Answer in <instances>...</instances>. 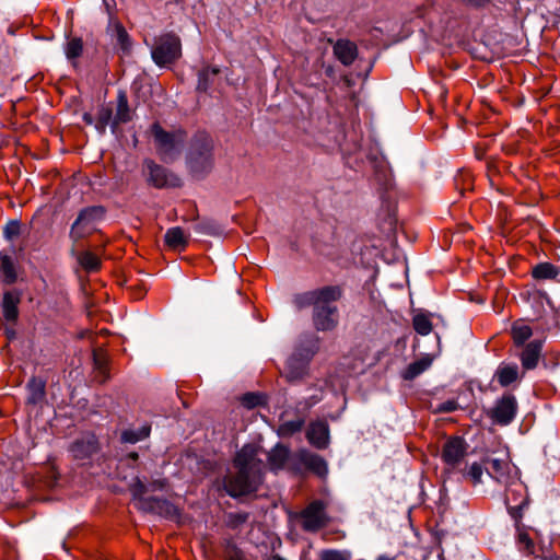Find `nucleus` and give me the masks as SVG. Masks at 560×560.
I'll return each instance as SVG.
<instances>
[{"label": "nucleus", "mask_w": 560, "mask_h": 560, "mask_svg": "<svg viewBox=\"0 0 560 560\" xmlns=\"http://www.w3.org/2000/svg\"><path fill=\"white\" fill-rule=\"evenodd\" d=\"M260 448L254 444L244 445L236 454L230 470L223 478V488L233 498L255 492L262 481L264 462L258 458Z\"/></svg>", "instance_id": "1"}, {"label": "nucleus", "mask_w": 560, "mask_h": 560, "mask_svg": "<svg viewBox=\"0 0 560 560\" xmlns=\"http://www.w3.org/2000/svg\"><path fill=\"white\" fill-rule=\"evenodd\" d=\"M341 298V289L337 285L323 287L295 295L294 303L299 308L313 306L312 320L317 331H331L339 323L336 302Z\"/></svg>", "instance_id": "2"}, {"label": "nucleus", "mask_w": 560, "mask_h": 560, "mask_svg": "<svg viewBox=\"0 0 560 560\" xmlns=\"http://www.w3.org/2000/svg\"><path fill=\"white\" fill-rule=\"evenodd\" d=\"M319 342L320 339L314 334L304 335L299 339L285 363L284 376L288 381H300L308 374L310 363L319 349Z\"/></svg>", "instance_id": "3"}, {"label": "nucleus", "mask_w": 560, "mask_h": 560, "mask_svg": "<svg viewBox=\"0 0 560 560\" xmlns=\"http://www.w3.org/2000/svg\"><path fill=\"white\" fill-rule=\"evenodd\" d=\"M151 135L156 151L163 161H173L180 154L185 143V132L183 130L166 131L159 124H153Z\"/></svg>", "instance_id": "4"}, {"label": "nucleus", "mask_w": 560, "mask_h": 560, "mask_svg": "<svg viewBox=\"0 0 560 560\" xmlns=\"http://www.w3.org/2000/svg\"><path fill=\"white\" fill-rule=\"evenodd\" d=\"M212 147V140L208 135L200 133L195 138L188 154V165L195 175L202 176L211 170Z\"/></svg>", "instance_id": "5"}, {"label": "nucleus", "mask_w": 560, "mask_h": 560, "mask_svg": "<svg viewBox=\"0 0 560 560\" xmlns=\"http://www.w3.org/2000/svg\"><path fill=\"white\" fill-rule=\"evenodd\" d=\"M133 494L139 499V508L145 512L155 513L165 518L179 522L180 513L176 505L159 498H144L145 486L137 479L133 485Z\"/></svg>", "instance_id": "6"}, {"label": "nucleus", "mask_w": 560, "mask_h": 560, "mask_svg": "<svg viewBox=\"0 0 560 560\" xmlns=\"http://www.w3.org/2000/svg\"><path fill=\"white\" fill-rule=\"evenodd\" d=\"M152 58L158 66H167L182 55V44L178 36L166 33L155 39L151 50Z\"/></svg>", "instance_id": "7"}, {"label": "nucleus", "mask_w": 560, "mask_h": 560, "mask_svg": "<svg viewBox=\"0 0 560 560\" xmlns=\"http://www.w3.org/2000/svg\"><path fill=\"white\" fill-rule=\"evenodd\" d=\"M506 504L508 511L515 522L516 544L518 549L525 555H533L535 552V545L532 537L529 536V528L521 523L523 511L528 505L527 499L523 497L521 501L515 505H511L509 501Z\"/></svg>", "instance_id": "8"}, {"label": "nucleus", "mask_w": 560, "mask_h": 560, "mask_svg": "<svg viewBox=\"0 0 560 560\" xmlns=\"http://www.w3.org/2000/svg\"><path fill=\"white\" fill-rule=\"evenodd\" d=\"M104 215L102 207H89L80 212L71 226L70 236L78 241L96 230L97 223Z\"/></svg>", "instance_id": "9"}, {"label": "nucleus", "mask_w": 560, "mask_h": 560, "mask_svg": "<svg viewBox=\"0 0 560 560\" xmlns=\"http://www.w3.org/2000/svg\"><path fill=\"white\" fill-rule=\"evenodd\" d=\"M518 409L516 397L505 392L492 406V424L508 425L516 417Z\"/></svg>", "instance_id": "10"}, {"label": "nucleus", "mask_w": 560, "mask_h": 560, "mask_svg": "<svg viewBox=\"0 0 560 560\" xmlns=\"http://www.w3.org/2000/svg\"><path fill=\"white\" fill-rule=\"evenodd\" d=\"M467 453V443L460 436L448 438L442 448V460L447 471L455 470Z\"/></svg>", "instance_id": "11"}, {"label": "nucleus", "mask_w": 560, "mask_h": 560, "mask_svg": "<svg viewBox=\"0 0 560 560\" xmlns=\"http://www.w3.org/2000/svg\"><path fill=\"white\" fill-rule=\"evenodd\" d=\"M98 451V441L93 433H84L69 446V452L75 460L90 459Z\"/></svg>", "instance_id": "12"}, {"label": "nucleus", "mask_w": 560, "mask_h": 560, "mask_svg": "<svg viewBox=\"0 0 560 560\" xmlns=\"http://www.w3.org/2000/svg\"><path fill=\"white\" fill-rule=\"evenodd\" d=\"M326 505L323 501L312 502L302 513L303 528L308 532H316L327 523L325 513Z\"/></svg>", "instance_id": "13"}, {"label": "nucleus", "mask_w": 560, "mask_h": 560, "mask_svg": "<svg viewBox=\"0 0 560 560\" xmlns=\"http://www.w3.org/2000/svg\"><path fill=\"white\" fill-rule=\"evenodd\" d=\"M148 172V180L156 188L175 187L179 185V178L167 172L166 168L155 164L153 161L144 163Z\"/></svg>", "instance_id": "14"}, {"label": "nucleus", "mask_w": 560, "mask_h": 560, "mask_svg": "<svg viewBox=\"0 0 560 560\" xmlns=\"http://www.w3.org/2000/svg\"><path fill=\"white\" fill-rule=\"evenodd\" d=\"M494 376L502 387H516L523 377L516 363H501L495 370Z\"/></svg>", "instance_id": "15"}, {"label": "nucleus", "mask_w": 560, "mask_h": 560, "mask_svg": "<svg viewBox=\"0 0 560 560\" xmlns=\"http://www.w3.org/2000/svg\"><path fill=\"white\" fill-rule=\"evenodd\" d=\"M500 457L492 458V479L506 485L510 479L511 464L509 460L508 448L504 446L499 451Z\"/></svg>", "instance_id": "16"}, {"label": "nucleus", "mask_w": 560, "mask_h": 560, "mask_svg": "<svg viewBox=\"0 0 560 560\" xmlns=\"http://www.w3.org/2000/svg\"><path fill=\"white\" fill-rule=\"evenodd\" d=\"M334 55L343 66H350L358 57V48L348 39H338L334 45Z\"/></svg>", "instance_id": "17"}, {"label": "nucleus", "mask_w": 560, "mask_h": 560, "mask_svg": "<svg viewBox=\"0 0 560 560\" xmlns=\"http://www.w3.org/2000/svg\"><path fill=\"white\" fill-rule=\"evenodd\" d=\"M307 439L317 448H325L329 442L328 424L324 421L313 422L307 430Z\"/></svg>", "instance_id": "18"}, {"label": "nucleus", "mask_w": 560, "mask_h": 560, "mask_svg": "<svg viewBox=\"0 0 560 560\" xmlns=\"http://www.w3.org/2000/svg\"><path fill=\"white\" fill-rule=\"evenodd\" d=\"M541 353V341L533 340L522 351L521 362L524 370H533L537 366Z\"/></svg>", "instance_id": "19"}, {"label": "nucleus", "mask_w": 560, "mask_h": 560, "mask_svg": "<svg viewBox=\"0 0 560 560\" xmlns=\"http://www.w3.org/2000/svg\"><path fill=\"white\" fill-rule=\"evenodd\" d=\"M21 301V293L16 290L7 291L2 300V313L8 322H14L18 318V305Z\"/></svg>", "instance_id": "20"}, {"label": "nucleus", "mask_w": 560, "mask_h": 560, "mask_svg": "<svg viewBox=\"0 0 560 560\" xmlns=\"http://www.w3.org/2000/svg\"><path fill=\"white\" fill-rule=\"evenodd\" d=\"M107 32L112 39L116 42V45L120 47L122 51H127L130 47V39L125 27L113 18L109 19Z\"/></svg>", "instance_id": "21"}, {"label": "nucleus", "mask_w": 560, "mask_h": 560, "mask_svg": "<svg viewBox=\"0 0 560 560\" xmlns=\"http://www.w3.org/2000/svg\"><path fill=\"white\" fill-rule=\"evenodd\" d=\"M300 459L305 465L306 468L312 470L317 476L325 477L327 475V464L324 460V458L320 457L319 455L308 452H301Z\"/></svg>", "instance_id": "22"}, {"label": "nucleus", "mask_w": 560, "mask_h": 560, "mask_svg": "<svg viewBox=\"0 0 560 560\" xmlns=\"http://www.w3.org/2000/svg\"><path fill=\"white\" fill-rule=\"evenodd\" d=\"M0 276L7 284H12L18 279L14 259L4 252H0Z\"/></svg>", "instance_id": "23"}, {"label": "nucleus", "mask_w": 560, "mask_h": 560, "mask_svg": "<svg viewBox=\"0 0 560 560\" xmlns=\"http://www.w3.org/2000/svg\"><path fill=\"white\" fill-rule=\"evenodd\" d=\"M131 120V112L128 105V98L125 92L119 91L117 95L116 114L112 121L113 130L119 125Z\"/></svg>", "instance_id": "24"}, {"label": "nucleus", "mask_w": 560, "mask_h": 560, "mask_svg": "<svg viewBox=\"0 0 560 560\" xmlns=\"http://www.w3.org/2000/svg\"><path fill=\"white\" fill-rule=\"evenodd\" d=\"M433 362V357L430 354L423 355L421 359L410 363L401 373V376L406 381H412L421 373L427 371Z\"/></svg>", "instance_id": "25"}, {"label": "nucleus", "mask_w": 560, "mask_h": 560, "mask_svg": "<svg viewBox=\"0 0 560 560\" xmlns=\"http://www.w3.org/2000/svg\"><path fill=\"white\" fill-rule=\"evenodd\" d=\"M165 243L173 249H184L188 243V235L179 226L171 228L164 235Z\"/></svg>", "instance_id": "26"}, {"label": "nucleus", "mask_w": 560, "mask_h": 560, "mask_svg": "<svg viewBox=\"0 0 560 560\" xmlns=\"http://www.w3.org/2000/svg\"><path fill=\"white\" fill-rule=\"evenodd\" d=\"M289 450L283 445H276L268 454L269 466L272 470L282 469L289 459Z\"/></svg>", "instance_id": "27"}, {"label": "nucleus", "mask_w": 560, "mask_h": 560, "mask_svg": "<svg viewBox=\"0 0 560 560\" xmlns=\"http://www.w3.org/2000/svg\"><path fill=\"white\" fill-rule=\"evenodd\" d=\"M559 272H560L559 269L556 266H553L552 264L540 262V264H537L533 268L532 276L536 280H551V279L557 278Z\"/></svg>", "instance_id": "28"}, {"label": "nucleus", "mask_w": 560, "mask_h": 560, "mask_svg": "<svg viewBox=\"0 0 560 560\" xmlns=\"http://www.w3.org/2000/svg\"><path fill=\"white\" fill-rule=\"evenodd\" d=\"M220 69L217 67H206L198 74V90L208 91L214 84L215 78L219 75Z\"/></svg>", "instance_id": "29"}, {"label": "nucleus", "mask_w": 560, "mask_h": 560, "mask_svg": "<svg viewBox=\"0 0 560 560\" xmlns=\"http://www.w3.org/2000/svg\"><path fill=\"white\" fill-rule=\"evenodd\" d=\"M151 427L143 424L137 429H127L121 433V441L125 443L135 444L149 436Z\"/></svg>", "instance_id": "30"}, {"label": "nucleus", "mask_w": 560, "mask_h": 560, "mask_svg": "<svg viewBox=\"0 0 560 560\" xmlns=\"http://www.w3.org/2000/svg\"><path fill=\"white\" fill-rule=\"evenodd\" d=\"M78 261L86 271H95L101 265L100 258L91 252H83L79 254Z\"/></svg>", "instance_id": "31"}, {"label": "nucleus", "mask_w": 560, "mask_h": 560, "mask_svg": "<svg viewBox=\"0 0 560 560\" xmlns=\"http://www.w3.org/2000/svg\"><path fill=\"white\" fill-rule=\"evenodd\" d=\"M513 340L516 345H523L533 335L532 328L524 323H516L512 328Z\"/></svg>", "instance_id": "32"}, {"label": "nucleus", "mask_w": 560, "mask_h": 560, "mask_svg": "<svg viewBox=\"0 0 560 560\" xmlns=\"http://www.w3.org/2000/svg\"><path fill=\"white\" fill-rule=\"evenodd\" d=\"M412 324H413L415 330L422 336L429 335L432 330V323H431L430 318L428 317V315H425V314H422V313L416 314L413 316Z\"/></svg>", "instance_id": "33"}, {"label": "nucleus", "mask_w": 560, "mask_h": 560, "mask_svg": "<svg viewBox=\"0 0 560 560\" xmlns=\"http://www.w3.org/2000/svg\"><path fill=\"white\" fill-rule=\"evenodd\" d=\"M28 389H30V396L27 398L28 402L37 404L39 400L43 399L45 392H44V385L40 382H36L35 380H33L28 384Z\"/></svg>", "instance_id": "34"}, {"label": "nucleus", "mask_w": 560, "mask_h": 560, "mask_svg": "<svg viewBox=\"0 0 560 560\" xmlns=\"http://www.w3.org/2000/svg\"><path fill=\"white\" fill-rule=\"evenodd\" d=\"M83 49V44L80 38H72L66 45V55L69 59L78 58Z\"/></svg>", "instance_id": "35"}, {"label": "nucleus", "mask_w": 560, "mask_h": 560, "mask_svg": "<svg viewBox=\"0 0 560 560\" xmlns=\"http://www.w3.org/2000/svg\"><path fill=\"white\" fill-rule=\"evenodd\" d=\"M482 475H483V467L479 463H472L469 466L467 472L465 474V476L467 478H469L474 485L481 482Z\"/></svg>", "instance_id": "36"}, {"label": "nucleus", "mask_w": 560, "mask_h": 560, "mask_svg": "<svg viewBox=\"0 0 560 560\" xmlns=\"http://www.w3.org/2000/svg\"><path fill=\"white\" fill-rule=\"evenodd\" d=\"M303 427V421L301 420H294V421H288L280 425V433L283 435L293 434L298 431H300Z\"/></svg>", "instance_id": "37"}, {"label": "nucleus", "mask_w": 560, "mask_h": 560, "mask_svg": "<svg viewBox=\"0 0 560 560\" xmlns=\"http://www.w3.org/2000/svg\"><path fill=\"white\" fill-rule=\"evenodd\" d=\"M322 560H349V556L338 550H324L320 553Z\"/></svg>", "instance_id": "38"}, {"label": "nucleus", "mask_w": 560, "mask_h": 560, "mask_svg": "<svg viewBox=\"0 0 560 560\" xmlns=\"http://www.w3.org/2000/svg\"><path fill=\"white\" fill-rule=\"evenodd\" d=\"M3 234L7 240H13L20 234V223L18 221L9 222L4 228Z\"/></svg>", "instance_id": "39"}, {"label": "nucleus", "mask_w": 560, "mask_h": 560, "mask_svg": "<svg viewBox=\"0 0 560 560\" xmlns=\"http://www.w3.org/2000/svg\"><path fill=\"white\" fill-rule=\"evenodd\" d=\"M457 409V402L455 400H447L439 405L438 410L440 412H452Z\"/></svg>", "instance_id": "40"}, {"label": "nucleus", "mask_w": 560, "mask_h": 560, "mask_svg": "<svg viewBox=\"0 0 560 560\" xmlns=\"http://www.w3.org/2000/svg\"><path fill=\"white\" fill-rule=\"evenodd\" d=\"M475 155L478 160H487V143H478L475 147Z\"/></svg>", "instance_id": "41"}, {"label": "nucleus", "mask_w": 560, "mask_h": 560, "mask_svg": "<svg viewBox=\"0 0 560 560\" xmlns=\"http://www.w3.org/2000/svg\"><path fill=\"white\" fill-rule=\"evenodd\" d=\"M112 119V110L108 109V108H103L101 112H100V122L102 124V126H106Z\"/></svg>", "instance_id": "42"}, {"label": "nucleus", "mask_w": 560, "mask_h": 560, "mask_svg": "<svg viewBox=\"0 0 560 560\" xmlns=\"http://www.w3.org/2000/svg\"><path fill=\"white\" fill-rule=\"evenodd\" d=\"M423 560H444L443 552L440 550L430 551Z\"/></svg>", "instance_id": "43"}, {"label": "nucleus", "mask_w": 560, "mask_h": 560, "mask_svg": "<svg viewBox=\"0 0 560 560\" xmlns=\"http://www.w3.org/2000/svg\"><path fill=\"white\" fill-rule=\"evenodd\" d=\"M243 401L248 407H255L258 404V398L254 395L247 394L244 396Z\"/></svg>", "instance_id": "44"}, {"label": "nucleus", "mask_w": 560, "mask_h": 560, "mask_svg": "<svg viewBox=\"0 0 560 560\" xmlns=\"http://www.w3.org/2000/svg\"><path fill=\"white\" fill-rule=\"evenodd\" d=\"M83 118H84V120H85L88 124H91V122H92V118H91V116H90L89 114H85Z\"/></svg>", "instance_id": "45"}, {"label": "nucleus", "mask_w": 560, "mask_h": 560, "mask_svg": "<svg viewBox=\"0 0 560 560\" xmlns=\"http://www.w3.org/2000/svg\"><path fill=\"white\" fill-rule=\"evenodd\" d=\"M377 560H393V558L388 557V556H380L377 558Z\"/></svg>", "instance_id": "46"}, {"label": "nucleus", "mask_w": 560, "mask_h": 560, "mask_svg": "<svg viewBox=\"0 0 560 560\" xmlns=\"http://www.w3.org/2000/svg\"><path fill=\"white\" fill-rule=\"evenodd\" d=\"M130 458H131L132 460H136V459L138 458L137 453H131V454H130Z\"/></svg>", "instance_id": "47"}, {"label": "nucleus", "mask_w": 560, "mask_h": 560, "mask_svg": "<svg viewBox=\"0 0 560 560\" xmlns=\"http://www.w3.org/2000/svg\"><path fill=\"white\" fill-rule=\"evenodd\" d=\"M492 310H493L494 312H499V311H500V310H499V307H497V305H495L494 303H492Z\"/></svg>", "instance_id": "48"}, {"label": "nucleus", "mask_w": 560, "mask_h": 560, "mask_svg": "<svg viewBox=\"0 0 560 560\" xmlns=\"http://www.w3.org/2000/svg\"><path fill=\"white\" fill-rule=\"evenodd\" d=\"M158 488H159V489H162V488H163V483H162V482H159Z\"/></svg>", "instance_id": "49"}, {"label": "nucleus", "mask_w": 560, "mask_h": 560, "mask_svg": "<svg viewBox=\"0 0 560 560\" xmlns=\"http://www.w3.org/2000/svg\"><path fill=\"white\" fill-rule=\"evenodd\" d=\"M486 166H487V168H489L490 167V162L486 161Z\"/></svg>", "instance_id": "50"}]
</instances>
